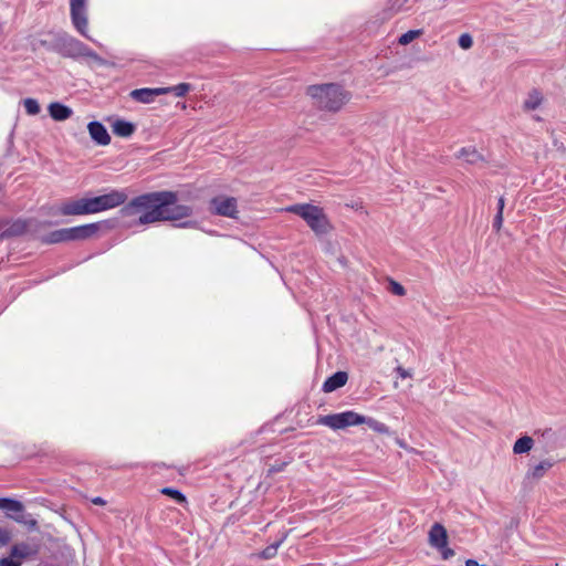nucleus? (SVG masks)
Returning <instances> with one entry per match:
<instances>
[{
  "mask_svg": "<svg viewBox=\"0 0 566 566\" xmlns=\"http://www.w3.org/2000/svg\"><path fill=\"white\" fill-rule=\"evenodd\" d=\"M174 200V191H154L143 193L126 201L119 213L123 218H132L130 226H146L161 221V210Z\"/></svg>",
  "mask_w": 566,
  "mask_h": 566,
  "instance_id": "nucleus-1",
  "label": "nucleus"
},
{
  "mask_svg": "<svg viewBox=\"0 0 566 566\" xmlns=\"http://www.w3.org/2000/svg\"><path fill=\"white\" fill-rule=\"evenodd\" d=\"M306 94L316 108L332 113L340 111L352 97L349 92L334 83L310 85Z\"/></svg>",
  "mask_w": 566,
  "mask_h": 566,
  "instance_id": "nucleus-2",
  "label": "nucleus"
},
{
  "mask_svg": "<svg viewBox=\"0 0 566 566\" xmlns=\"http://www.w3.org/2000/svg\"><path fill=\"white\" fill-rule=\"evenodd\" d=\"M286 212L301 217L310 229L318 237L327 234L332 230V224L323 208L311 203H296L287 206Z\"/></svg>",
  "mask_w": 566,
  "mask_h": 566,
  "instance_id": "nucleus-3",
  "label": "nucleus"
},
{
  "mask_svg": "<svg viewBox=\"0 0 566 566\" xmlns=\"http://www.w3.org/2000/svg\"><path fill=\"white\" fill-rule=\"evenodd\" d=\"M99 228V222L62 228L42 235L41 242L45 244H56L61 242L83 241L93 238L98 232Z\"/></svg>",
  "mask_w": 566,
  "mask_h": 566,
  "instance_id": "nucleus-4",
  "label": "nucleus"
},
{
  "mask_svg": "<svg viewBox=\"0 0 566 566\" xmlns=\"http://www.w3.org/2000/svg\"><path fill=\"white\" fill-rule=\"evenodd\" d=\"M38 566H67L72 558L71 548L61 541H50L49 545L38 546Z\"/></svg>",
  "mask_w": 566,
  "mask_h": 566,
  "instance_id": "nucleus-5",
  "label": "nucleus"
},
{
  "mask_svg": "<svg viewBox=\"0 0 566 566\" xmlns=\"http://www.w3.org/2000/svg\"><path fill=\"white\" fill-rule=\"evenodd\" d=\"M128 193L125 189H111L108 192L91 197L93 213H99L126 205Z\"/></svg>",
  "mask_w": 566,
  "mask_h": 566,
  "instance_id": "nucleus-6",
  "label": "nucleus"
},
{
  "mask_svg": "<svg viewBox=\"0 0 566 566\" xmlns=\"http://www.w3.org/2000/svg\"><path fill=\"white\" fill-rule=\"evenodd\" d=\"M317 423L326 426L333 430H342L347 427L363 424L364 416L353 410H347L338 413L322 416L317 420Z\"/></svg>",
  "mask_w": 566,
  "mask_h": 566,
  "instance_id": "nucleus-7",
  "label": "nucleus"
},
{
  "mask_svg": "<svg viewBox=\"0 0 566 566\" xmlns=\"http://www.w3.org/2000/svg\"><path fill=\"white\" fill-rule=\"evenodd\" d=\"M57 49L63 56L98 59L97 54L87 45L71 35H62L57 39Z\"/></svg>",
  "mask_w": 566,
  "mask_h": 566,
  "instance_id": "nucleus-8",
  "label": "nucleus"
},
{
  "mask_svg": "<svg viewBox=\"0 0 566 566\" xmlns=\"http://www.w3.org/2000/svg\"><path fill=\"white\" fill-rule=\"evenodd\" d=\"M70 13L75 30L92 40L88 35L87 0H70Z\"/></svg>",
  "mask_w": 566,
  "mask_h": 566,
  "instance_id": "nucleus-9",
  "label": "nucleus"
},
{
  "mask_svg": "<svg viewBox=\"0 0 566 566\" xmlns=\"http://www.w3.org/2000/svg\"><path fill=\"white\" fill-rule=\"evenodd\" d=\"M209 210L216 216L237 219L238 201L234 197L217 196L209 201Z\"/></svg>",
  "mask_w": 566,
  "mask_h": 566,
  "instance_id": "nucleus-10",
  "label": "nucleus"
},
{
  "mask_svg": "<svg viewBox=\"0 0 566 566\" xmlns=\"http://www.w3.org/2000/svg\"><path fill=\"white\" fill-rule=\"evenodd\" d=\"M59 213L65 217L94 214L91 197L62 202L59 207Z\"/></svg>",
  "mask_w": 566,
  "mask_h": 566,
  "instance_id": "nucleus-11",
  "label": "nucleus"
},
{
  "mask_svg": "<svg viewBox=\"0 0 566 566\" xmlns=\"http://www.w3.org/2000/svg\"><path fill=\"white\" fill-rule=\"evenodd\" d=\"M177 201L178 196L176 192H174L172 202L161 210V221H179L192 216L193 210L190 206L178 205Z\"/></svg>",
  "mask_w": 566,
  "mask_h": 566,
  "instance_id": "nucleus-12",
  "label": "nucleus"
},
{
  "mask_svg": "<svg viewBox=\"0 0 566 566\" xmlns=\"http://www.w3.org/2000/svg\"><path fill=\"white\" fill-rule=\"evenodd\" d=\"M31 223L24 219L0 220V238L9 239L24 234Z\"/></svg>",
  "mask_w": 566,
  "mask_h": 566,
  "instance_id": "nucleus-13",
  "label": "nucleus"
},
{
  "mask_svg": "<svg viewBox=\"0 0 566 566\" xmlns=\"http://www.w3.org/2000/svg\"><path fill=\"white\" fill-rule=\"evenodd\" d=\"M91 138L99 146H107L111 143V136L106 127L97 120L90 122L87 125Z\"/></svg>",
  "mask_w": 566,
  "mask_h": 566,
  "instance_id": "nucleus-14",
  "label": "nucleus"
},
{
  "mask_svg": "<svg viewBox=\"0 0 566 566\" xmlns=\"http://www.w3.org/2000/svg\"><path fill=\"white\" fill-rule=\"evenodd\" d=\"M164 92L165 91H163L161 87H154V88L144 87V88L133 90L129 93V95L134 101H136L138 103L150 104L154 102L156 96L164 95Z\"/></svg>",
  "mask_w": 566,
  "mask_h": 566,
  "instance_id": "nucleus-15",
  "label": "nucleus"
},
{
  "mask_svg": "<svg viewBox=\"0 0 566 566\" xmlns=\"http://www.w3.org/2000/svg\"><path fill=\"white\" fill-rule=\"evenodd\" d=\"M556 463L553 459H544L539 463L528 468L525 479L531 481H538L551 470Z\"/></svg>",
  "mask_w": 566,
  "mask_h": 566,
  "instance_id": "nucleus-16",
  "label": "nucleus"
},
{
  "mask_svg": "<svg viewBox=\"0 0 566 566\" xmlns=\"http://www.w3.org/2000/svg\"><path fill=\"white\" fill-rule=\"evenodd\" d=\"M429 544L433 547H443L448 544V534L444 526L434 523L429 531Z\"/></svg>",
  "mask_w": 566,
  "mask_h": 566,
  "instance_id": "nucleus-17",
  "label": "nucleus"
},
{
  "mask_svg": "<svg viewBox=\"0 0 566 566\" xmlns=\"http://www.w3.org/2000/svg\"><path fill=\"white\" fill-rule=\"evenodd\" d=\"M28 555V548L24 545H15L8 557L0 559V566H21L23 558Z\"/></svg>",
  "mask_w": 566,
  "mask_h": 566,
  "instance_id": "nucleus-18",
  "label": "nucleus"
},
{
  "mask_svg": "<svg viewBox=\"0 0 566 566\" xmlns=\"http://www.w3.org/2000/svg\"><path fill=\"white\" fill-rule=\"evenodd\" d=\"M347 380L348 375L346 371H336L324 381L322 390L324 392H333L338 388L345 386Z\"/></svg>",
  "mask_w": 566,
  "mask_h": 566,
  "instance_id": "nucleus-19",
  "label": "nucleus"
},
{
  "mask_svg": "<svg viewBox=\"0 0 566 566\" xmlns=\"http://www.w3.org/2000/svg\"><path fill=\"white\" fill-rule=\"evenodd\" d=\"M48 111L50 116L56 122H63L70 118L73 114L71 107L59 102L51 103L48 107Z\"/></svg>",
  "mask_w": 566,
  "mask_h": 566,
  "instance_id": "nucleus-20",
  "label": "nucleus"
},
{
  "mask_svg": "<svg viewBox=\"0 0 566 566\" xmlns=\"http://www.w3.org/2000/svg\"><path fill=\"white\" fill-rule=\"evenodd\" d=\"M457 157L463 159L469 165H476L484 161V157L478 151L475 147H462L458 153Z\"/></svg>",
  "mask_w": 566,
  "mask_h": 566,
  "instance_id": "nucleus-21",
  "label": "nucleus"
},
{
  "mask_svg": "<svg viewBox=\"0 0 566 566\" xmlns=\"http://www.w3.org/2000/svg\"><path fill=\"white\" fill-rule=\"evenodd\" d=\"M544 97L543 94L534 88L531 92H528L527 97L523 102V111L531 112L539 108V106L543 104Z\"/></svg>",
  "mask_w": 566,
  "mask_h": 566,
  "instance_id": "nucleus-22",
  "label": "nucleus"
},
{
  "mask_svg": "<svg viewBox=\"0 0 566 566\" xmlns=\"http://www.w3.org/2000/svg\"><path fill=\"white\" fill-rule=\"evenodd\" d=\"M112 128L113 133L119 137H129L135 132V125L124 119L115 120Z\"/></svg>",
  "mask_w": 566,
  "mask_h": 566,
  "instance_id": "nucleus-23",
  "label": "nucleus"
},
{
  "mask_svg": "<svg viewBox=\"0 0 566 566\" xmlns=\"http://www.w3.org/2000/svg\"><path fill=\"white\" fill-rule=\"evenodd\" d=\"M3 511L6 512L7 516L10 518H13L18 522H21L23 520L22 504L18 501L9 499Z\"/></svg>",
  "mask_w": 566,
  "mask_h": 566,
  "instance_id": "nucleus-24",
  "label": "nucleus"
},
{
  "mask_svg": "<svg viewBox=\"0 0 566 566\" xmlns=\"http://www.w3.org/2000/svg\"><path fill=\"white\" fill-rule=\"evenodd\" d=\"M533 446H534L533 438L530 436H523L515 441V443L513 446V452H514V454L527 453L528 451L532 450Z\"/></svg>",
  "mask_w": 566,
  "mask_h": 566,
  "instance_id": "nucleus-25",
  "label": "nucleus"
},
{
  "mask_svg": "<svg viewBox=\"0 0 566 566\" xmlns=\"http://www.w3.org/2000/svg\"><path fill=\"white\" fill-rule=\"evenodd\" d=\"M161 90L165 91L164 95L171 93L177 97H184L192 90V85L189 83H179L175 86L161 87Z\"/></svg>",
  "mask_w": 566,
  "mask_h": 566,
  "instance_id": "nucleus-26",
  "label": "nucleus"
},
{
  "mask_svg": "<svg viewBox=\"0 0 566 566\" xmlns=\"http://www.w3.org/2000/svg\"><path fill=\"white\" fill-rule=\"evenodd\" d=\"M285 539V536H283L281 539L276 541L275 543L266 546L261 553H260V557L263 558V559H271L273 558L276 553H277V549L279 547L282 545V543L284 542Z\"/></svg>",
  "mask_w": 566,
  "mask_h": 566,
  "instance_id": "nucleus-27",
  "label": "nucleus"
},
{
  "mask_svg": "<svg viewBox=\"0 0 566 566\" xmlns=\"http://www.w3.org/2000/svg\"><path fill=\"white\" fill-rule=\"evenodd\" d=\"M364 423H366L370 429L379 433H385L388 431V428L385 423L370 417L364 416Z\"/></svg>",
  "mask_w": 566,
  "mask_h": 566,
  "instance_id": "nucleus-28",
  "label": "nucleus"
},
{
  "mask_svg": "<svg viewBox=\"0 0 566 566\" xmlns=\"http://www.w3.org/2000/svg\"><path fill=\"white\" fill-rule=\"evenodd\" d=\"M420 34H421V30H409L398 38V43L401 45H407L410 42H412L415 39L420 36Z\"/></svg>",
  "mask_w": 566,
  "mask_h": 566,
  "instance_id": "nucleus-29",
  "label": "nucleus"
},
{
  "mask_svg": "<svg viewBox=\"0 0 566 566\" xmlns=\"http://www.w3.org/2000/svg\"><path fill=\"white\" fill-rule=\"evenodd\" d=\"M161 493L165 495L170 496L171 499L176 500L178 503H185L186 496L177 489L172 488H164L161 490Z\"/></svg>",
  "mask_w": 566,
  "mask_h": 566,
  "instance_id": "nucleus-30",
  "label": "nucleus"
},
{
  "mask_svg": "<svg viewBox=\"0 0 566 566\" xmlns=\"http://www.w3.org/2000/svg\"><path fill=\"white\" fill-rule=\"evenodd\" d=\"M458 43L460 48L468 50L473 45V40L469 33H463L459 36Z\"/></svg>",
  "mask_w": 566,
  "mask_h": 566,
  "instance_id": "nucleus-31",
  "label": "nucleus"
},
{
  "mask_svg": "<svg viewBox=\"0 0 566 566\" xmlns=\"http://www.w3.org/2000/svg\"><path fill=\"white\" fill-rule=\"evenodd\" d=\"M390 291L392 294L398 296H403L406 294V289L394 280L390 281Z\"/></svg>",
  "mask_w": 566,
  "mask_h": 566,
  "instance_id": "nucleus-32",
  "label": "nucleus"
},
{
  "mask_svg": "<svg viewBox=\"0 0 566 566\" xmlns=\"http://www.w3.org/2000/svg\"><path fill=\"white\" fill-rule=\"evenodd\" d=\"M436 549H438L441 553L442 558L446 560L454 555V551L448 547V544L443 547H437Z\"/></svg>",
  "mask_w": 566,
  "mask_h": 566,
  "instance_id": "nucleus-33",
  "label": "nucleus"
},
{
  "mask_svg": "<svg viewBox=\"0 0 566 566\" xmlns=\"http://www.w3.org/2000/svg\"><path fill=\"white\" fill-rule=\"evenodd\" d=\"M24 106H25L28 114H30V115L35 114V99H33V98L24 99Z\"/></svg>",
  "mask_w": 566,
  "mask_h": 566,
  "instance_id": "nucleus-34",
  "label": "nucleus"
},
{
  "mask_svg": "<svg viewBox=\"0 0 566 566\" xmlns=\"http://www.w3.org/2000/svg\"><path fill=\"white\" fill-rule=\"evenodd\" d=\"M11 539V534L8 530L0 527V543L2 545L9 543Z\"/></svg>",
  "mask_w": 566,
  "mask_h": 566,
  "instance_id": "nucleus-35",
  "label": "nucleus"
},
{
  "mask_svg": "<svg viewBox=\"0 0 566 566\" xmlns=\"http://www.w3.org/2000/svg\"><path fill=\"white\" fill-rule=\"evenodd\" d=\"M502 223H503V214L501 213V211H497L494 217V220H493V228L496 231H499L502 227Z\"/></svg>",
  "mask_w": 566,
  "mask_h": 566,
  "instance_id": "nucleus-36",
  "label": "nucleus"
},
{
  "mask_svg": "<svg viewBox=\"0 0 566 566\" xmlns=\"http://www.w3.org/2000/svg\"><path fill=\"white\" fill-rule=\"evenodd\" d=\"M396 373L401 377V378H409L411 377V373L405 368H402L401 366H398L396 368Z\"/></svg>",
  "mask_w": 566,
  "mask_h": 566,
  "instance_id": "nucleus-37",
  "label": "nucleus"
},
{
  "mask_svg": "<svg viewBox=\"0 0 566 566\" xmlns=\"http://www.w3.org/2000/svg\"><path fill=\"white\" fill-rule=\"evenodd\" d=\"M196 224H197L196 221L187 220V221L178 223L177 227H179V228H193V227H196Z\"/></svg>",
  "mask_w": 566,
  "mask_h": 566,
  "instance_id": "nucleus-38",
  "label": "nucleus"
},
{
  "mask_svg": "<svg viewBox=\"0 0 566 566\" xmlns=\"http://www.w3.org/2000/svg\"><path fill=\"white\" fill-rule=\"evenodd\" d=\"M91 502L95 505H105L106 501L101 496H95L91 500Z\"/></svg>",
  "mask_w": 566,
  "mask_h": 566,
  "instance_id": "nucleus-39",
  "label": "nucleus"
},
{
  "mask_svg": "<svg viewBox=\"0 0 566 566\" xmlns=\"http://www.w3.org/2000/svg\"><path fill=\"white\" fill-rule=\"evenodd\" d=\"M504 206H505L504 198L500 197L499 201H497V211H501L502 214H503Z\"/></svg>",
  "mask_w": 566,
  "mask_h": 566,
  "instance_id": "nucleus-40",
  "label": "nucleus"
},
{
  "mask_svg": "<svg viewBox=\"0 0 566 566\" xmlns=\"http://www.w3.org/2000/svg\"><path fill=\"white\" fill-rule=\"evenodd\" d=\"M465 566H486V565H480V564L478 563V560H475V559H471V558H470V559H467V560H465Z\"/></svg>",
  "mask_w": 566,
  "mask_h": 566,
  "instance_id": "nucleus-41",
  "label": "nucleus"
},
{
  "mask_svg": "<svg viewBox=\"0 0 566 566\" xmlns=\"http://www.w3.org/2000/svg\"><path fill=\"white\" fill-rule=\"evenodd\" d=\"M9 499H2L0 497V510H4V506L7 505Z\"/></svg>",
  "mask_w": 566,
  "mask_h": 566,
  "instance_id": "nucleus-42",
  "label": "nucleus"
}]
</instances>
